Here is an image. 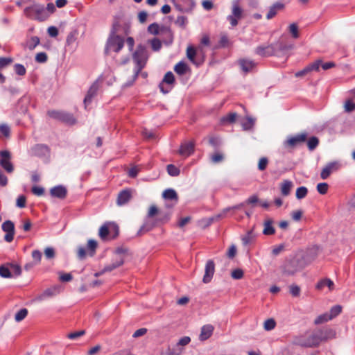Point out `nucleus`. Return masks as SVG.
<instances>
[{
  "label": "nucleus",
  "mask_w": 355,
  "mask_h": 355,
  "mask_svg": "<svg viewBox=\"0 0 355 355\" xmlns=\"http://www.w3.org/2000/svg\"><path fill=\"white\" fill-rule=\"evenodd\" d=\"M334 282L329 277H324L320 279L315 284L317 290H322L325 286H327L330 291L334 289Z\"/></svg>",
  "instance_id": "72a5a7b5"
},
{
  "label": "nucleus",
  "mask_w": 355,
  "mask_h": 355,
  "mask_svg": "<svg viewBox=\"0 0 355 355\" xmlns=\"http://www.w3.org/2000/svg\"><path fill=\"white\" fill-rule=\"evenodd\" d=\"M24 15L33 20L44 21L47 19L44 6L32 1V4L24 9Z\"/></svg>",
  "instance_id": "0eeeda50"
},
{
  "label": "nucleus",
  "mask_w": 355,
  "mask_h": 355,
  "mask_svg": "<svg viewBox=\"0 0 355 355\" xmlns=\"http://www.w3.org/2000/svg\"><path fill=\"white\" fill-rule=\"evenodd\" d=\"M214 327L211 324H205L201 327L199 335V340L205 341L208 340L213 334Z\"/></svg>",
  "instance_id": "c756f323"
},
{
  "label": "nucleus",
  "mask_w": 355,
  "mask_h": 355,
  "mask_svg": "<svg viewBox=\"0 0 355 355\" xmlns=\"http://www.w3.org/2000/svg\"><path fill=\"white\" fill-rule=\"evenodd\" d=\"M341 163L339 161H332L328 162L321 169L320 176L322 180H327L329 176L336 171H338L341 167Z\"/></svg>",
  "instance_id": "f3484780"
},
{
  "label": "nucleus",
  "mask_w": 355,
  "mask_h": 355,
  "mask_svg": "<svg viewBox=\"0 0 355 355\" xmlns=\"http://www.w3.org/2000/svg\"><path fill=\"white\" fill-rule=\"evenodd\" d=\"M329 189V184L325 182H319L316 185V190L320 195H325Z\"/></svg>",
  "instance_id": "052dcab7"
},
{
  "label": "nucleus",
  "mask_w": 355,
  "mask_h": 355,
  "mask_svg": "<svg viewBox=\"0 0 355 355\" xmlns=\"http://www.w3.org/2000/svg\"><path fill=\"white\" fill-rule=\"evenodd\" d=\"M128 50L135 64L134 69L141 72L149 58L148 46H128Z\"/></svg>",
  "instance_id": "f03ea898"
},
{
  "label": "nucleus",
  "mask_w": 355,
  "mask_h": 355,
  "mask_svg": "<svg viewBox=\"0 0 355 355\" xmlns=\"http://www.w3.org/2000/svg\"><path fill=\"white\" fill-rule=\"evenodd\" d=\"M148 31L149 33L153 35L160 34L163 37L165 38L163 41L165 44H168L173 42V33L169 28H164L159 31V25L156 23H153L149 25L148 27Z\"/></svg>",
  "instance_id": "4468645a"
},
{
  "label": "nucleus",
  "mask_w": 355,
  "mask_h": 355,
  "mask_svg": "<svg viewBox=\"0 0 355 355\" xmlns=\"http://www.w3.org/2000/svg\"><path fill=\"white\" fill-rule=\"evenodd\" d=\"M0 133L5 138H9L11 134V130L8 123H3L0 124Z\"/></svg>",
  "instance_id": "4d7b16f0"
},
{
  "label": "nucleus",
  "mask_w": 355,
  "mask_h": 355,
  "mask_svg": "<svg viewBox=\"0 0 355 355\" xmlns=\"http://www.w3.org/2000/svg\"><path fill=\"white\" fill-rule=\"evenodd\" d=\"M11 159L12 154L10 150L7 149L0 150V166L8 173H12L15 169Z\"/></svg>",
  "instance_id": "2eb2a0df"
},
{
  "label": "nucleus",
  "mask_w": 355,
  "mask_h": 355,
  "mask_svg": "<svg viewBox=\"0 0 355 355\" xmlns=\"http://www.w3.org/2000/svg\"><path fill=\"white\" fill-rule=\"evenodd\" d=\"M329 320H331V318H329V316L328 315V312H324L320 315H319L314 320V324L318 325L323 324L324 322H327Z\"/></svg>",
  "instance_id": "3c124183"
},
{
  "label": "nucleus",
  "mask_w": 355,
  "mask_h": 355,
  "mask_svg": "<svg viewBox=\"0 0 355 355\" xmlns=\"http://www.w3.org/2000/svg\"><path fill=\"white\" fill-rule=\"evenodd\" d=\"M32 153L39 158H49L51 148L46 144H37L31 148Z\"/></svg>",
  "instance_id": "412c9836"
},
{
  "label": "nucleus",
  "mask_w": 355,
  "mask_h": 355,
  "mask_svg": "<svg viewBox=\"0 0 355 355\" xmlns=\"http://www.w3.org/2000/svg\"><path fill=\"white\" fill-rule=\"evenodd\" d=\"M309 133L306 132H302L295 135H289L287 136L282 146L285 149L288 151L298 148L305 144L306 139L308 137Z\"/></svg>",
  "instance_id": "1a4fd4ad"
},
{
  "label": "nucleus",
  "mask_w": 355,
  "mask_h": 355,
  "mask_svg": "<svg viewBox=\"0 0 355 355\" xmlns=\"http://www.w3.org/2000/svg\"><path fill=\"white\" fill-rule=\"evenodd\" d=\"M195 46H187L186 54L188 60L193 64L196 65V67H200L204 63L205 60V56L201 51L206 46H198L200 47V51H198L195 49Z\"/></svg>",
  "instance_id": "f8f14e48"
},
{
  "label": "nucleus",
  "mask_w": 355,
  "mask_h": 355,
  "mask_svg": "<svg viewBox=\"0 0 355 355\" xmlns=\"http://www.w3.org/2000/svg\"><path fill=\"white\" fill-rule=\"evenodd\" d=\"M273 220L271 218H268L263 222V230L262 231V234L264 235H273L276 232V230L273 226Z\"/></svg>",
  "instance_id": "f704fd0d"
},
{
  "label": "nucleus",
  "mask_w": 355,
  "mask_h": 355,
  "mask_svg": "<svg viewBox=\"0 0 355 355\" xmlns=\"http://www.w3.org/2000/svg\"><path fill=\"white\" fill-rule=\"evenodd\" d=\"M124 46H105L104 49V55L105 56H111L112 58L114 59L115 56L111 55V52H114L115 53H119Z\"/></svg>",
  "instance_id": "a19ab883"
},
{
  "label": "nucleus",
  "mask_w": 355,
  "mask_h": 355,
  "mask_svg": "<svg viewBox=\"0 0 355 355\" xmlns=\"http://www.w3.org/2000/svg\"><path fill=\"white\" fill-rule=\"evenodd\" d=\"M243 17V9L240 7L238 1H234L232 3V15L227 17V20L231 26L234 27L238 25L239 20Z\"/></svg>",
  "instance_id": "a211bd4d"
},
{
  "label": "nucleus",
  "mask_w": 355,
  "mask_h": 355,
  "mask_svg": "<svg viewBox=\"0 0 355 355\" xmlns=\"http://www.w3.org/2000/svg\"><path fill=\"white\" fill-rule=\"evenodd\" d=\"M221 218V215L220 214H216L215 216H211V217H209V218H203L200 221V224H201V227L202 229H207V227H209L214 221L216 220H218L219 219Z\"/></svg>",
  "instance_id": "58836bf2"
},
{
  "label": "nucleus",
  "mask_w": 355,
  "mask_h": 355,
  "mask_svg": "<svg viewBox=\"0 0 355 355\" xmlns=\"http://www.w3.org/2000/svg\"><path fill=\"white\" fill-rule=\"evenodd\" d=\"M256 123V119L252 116H246L245 121H241V125L243 130L244 131H252L254 128Z\"/></svg>",
  "instance_id": "473e14b6"
},
{
  "label": "nucleus",
  "mask_w": 355,
  "mask_h": 355,
  "mask_svg": "<svg viewBox=\"0 0 355 355\" xmlns=\"http://www.w3.org/2000/svg\"><path fill=\"white\" fill-rule=\"evenodd\" d=\"M166 171L171 177H177L180 174V169L173 164L166 166Z\"/></svg>",
  "instance_id": "09e8293b"
},
{
  "label": "nucleus",
  "mask_w": 355,
  "mask_h": 355,
  "mask_svg": "<svg viewBox=\"0 0 355 355\" xmlns=\"http://www.w3.org/2000/svg\"><path fill=\"white\" fill-rule=\"evenodd\" d=\"M259 202H261V200L259 198L257 194H253L251 195L249 198H248L243 203L244 205L246 204L250 205L252 207H255L259 204Z\"/></svg>",
  "instance_id": "13d9d810"
},
{
  "label": "nucleus",
  "mask_w": 355,
  "mask_h": 355,
  "mask_svg": "<svg viewBox=\"0 0 355 355\" xmlns=\"http://www.w3.org/2000/svg\"><path fill=\"white\" fill-rule=\"evenodd\" d=\"M15 205L19 209L25 208L26 206V197L23 194L19 195L16 199Z\"/></svg>",
  "instance_id": "69168bd1"
},
{
  "label": "nucleus",
  "mask_w": 355,
  "mask_h": 355,
  "mask_svg": "<svg viewBox=\"0 0 355 355\" xmlns=\"http://www.w3.org/2000/svg\"><path fill=\"white\" fill-rule=\"evenodd\" d=\"M140 73V71L134 69V74L121 85V89H125V88L132 86Z\"/></svg>",
  "instance_id": "a18cd8bd"
},
{
  "label": "nucleus",
  "mask_w": 355,
  "mask_h": 355,
  "mask_svg": "<svg viewBox=\"0 0 355 355\" xmlns=\"http://www.w3.org/2000/svg\"><path fill=\"white\" fill-rule=\"evenodd\" d=\"M156 222L155 220H147L146 219L143 225L140 227L136 234V236H141L146 233H148L153 230L155 227H157Z\"/></svg>",
  "instance_id": "cd10ccee"
},
{
  "label": "nucleus",
  "mask_w": 355,
  "mask_h": 355,
  "mask_svg": "<svg viewBox=\"0 0 355 355\" xmlns=\"http://www.w3.org/2000/svg\"><path fill=\"white\" fill-rule=\"evenodd\" d=\"M160 83L166 85H173V87H175V77L173 72L171 71L166 72Z\"/></svg>",
  "instance_id": "ea45409f"
},
{
  "label": "nucleus",
  "mask_w": 355,
  "mask_h": 355,
  "mask_svg": "<svg viewBox=\"0 0 355 355\" xmlns=\"http://www.w3.org/2000/svg\"><path fill=\"white\" fill-rule=\"evenodd\" d=\"M269 163L268 158L267 157H261L258 162L257 168L260 171H263L266 169Z\"/></svg>",
  "instance_id": "680f3d73"
},
{
  "label": "nucleus",
  "mask_w": 355,
  "mask_h": 355,
  "mask_svg": "<svg viewBox=\"0 0 355 355\" xmlns=\"http://www.w3.org/2000/svg\"><path fill=\"white\" fill-rule=\"evenodd\" d=\"M86 334V331L85 329H81L77 331L70 332L67 334V338L75 340H77L80 336H84Z\"/></svg>",
  "instance_id": "0e129e2a"
},
{
  "label": "nucleus",
  "mask_w": 355,
  "mask_h": 355,
  "mask_svg": "<svg viewBox=\"0 0 355 355\" xmlns=\"http://www.w3.org/2000/svg\"><path fill=\"white\" fill-rule=\"evenodd\" d=\"M255 238V235L254 234V229H251L248 230L245 235L241 236L242 244L244 246L248 245L251 241Z\"/></svg>",
  "instance_id": "49530a36"
},
{
  "label": "nucleus",
  "mask_w": 355,
  "mask_h": 355,
  "mask_svg": "<svg viewBox=\"0 0 355 355\" xmlns=\"http://www.w3.org/2000/svg\"><path fill=\"white\" fill-rule=\"evenodd\" d=\"M318 331L320 334L323 342H326L336 337V331L332 328L326 327L324 328L318 329Z\"/></svg>",
  "instance_id": "c85d7f7f"
},
{
  "label": "nucleus",
  "mask_w": 355,
  "mask_h": 355,
  "mask_svg": "<svg viewBox=\"0 0 355 355\" xmlns=\"http://www.w3.org/2000/svg\"><path fill=\"white\" fill-rule=\"evenodd\" d=\"M98 246L96 239H89L85 246L79 245L77 250V257L79 260H84L87 256L94 257Z\"/></svg>",
  "instance_id": "9b49d317"
},
{
  "label": "nucleus",
  "mask_w": 355,
  "mask_h": 355,
  "mask_svg": "<svg viewBox=\"0 0 355 355\" xmlns=\"http://www.w3.org/2000/svg\"><path fill=\"white\" fill-rule=\"evenodd\" d=\"M128 35V27L116 21L112 24L107 44H124L125 42L126 44H134V39Z\"/></svg>",
  "instance_id": "f257e3e1"
},
{
  "label": "nucleus",
  "mask_w": 355,
  "mask_h": 355,
  "mask_svg": "<svg viewBox=\"0 0 355 355\" xmlns=\"http://www.w3.org/2000/svg\"><path fill=\"white\" fill-rule=\"evenodd\" d=\"M344 111L346 113H352L355 111V102L351 99H347L344 103Z\"/></svg>",
  "instance_id": "6e6d98bb"
},
{
  "label": "nucleus",
  "mask_w": 355,
  "mask_h": 355,
  "mask_svg": "<svg viewBox=\"0 0 355 355\" xmlns=\"http://www.w3.org/2000/svg\"><path fill=\"white\" fill-rule=\"evenodd\" d=\"M209 144L215 149L218 148L223 145V140L220 137H211L209 139Z\"/></svg>",
  "instance_id": "603ef678"
},
{
  "label": "nucleus",
  "mask_w": 355,
  "mask_h": 355,
  "mask_svg": "<svg viewBox=\"0 0 355 355\" xmlns=\"http://www.w3.org/2000/svg\"><path fill=\"white\" fill-rule=\"evenodd\" d=\"M275 327L276 321L272 318L266 319L263 322V329L267 331L274 329Z\"/></svg>",
  "instance_id": "5fc2aeb1"
},
{
  "label": "nucleus",
  "mask_w": 355,
  "mask_h": 355,
  "mask_svg": "<svg viewBox=\"0 0 355 355\" xmlns=\"http://www.w3.org/2000/svg\"><path fill=\"white\" fill-rule=\"evenodd\" d=\"M31 192L36 196H42L45 193V189L41 185L34 184L31 188Z\"/></svg>",
  "instance_id": "e2e57ef3"
},
{
  "label": "nucleus",
  "mask_w": 355,
  "mask_h": 355,
  "mask_svg": "<svg viewBox=\"0 0 355 355\" xmlns=\"http://www.w3.org/2000/svg\"><path fill=\"white\" fill-rule=\"evenodd\" d=\"M49 194L52 198L64 200L68 194V189L64 184H57L49 189Z\"/></svg>",
  "instance_id": "4be33fe9"
},
{
  "label": "nucleus",
  "mask_w": 355,
  "mask_h": 355,
  "mask_svg": "<svg viewBox=\"0 0 355 355\" xmlns=\"http://www.w3.org/2000/svg\"><path fill=\"white\" fill-rule=\"evenodd\" d=\"M294 46H258L254 53L261 57L275 56L288 58V51L293 49Z\"/></svg>",
  "instance_id": "7ed1b4c3"
},
{
  "label": "nucleus",
  "mask_w": 355,
  "mask_h": 355,
  "mask_svg": "<svg viewBox=\"0 0 355 355\" xmlns=\"http://www.w3.org/2000/svg\"><path fill=\"white\" fill-rule=\"evenodd\" d=\"M59 280L62 283L70 282L73 279V275L71 272H65L64 271H59Z\"/></svg>",
  "instance_id": "864d4df0"
},
{
  "label": "nucleus",
  "mask_w": 355,
  "mask_h": 355,
  "mask_svg": "<svg viewBox=\"0 0 355 355\" xmlns=\"http://www.w3.org/2000/svg\"><path fill=\"white\" fill-rule=\"evenodd\" d=\"M47 115L50 118L69 126H72L77 123V119L73 116V114L64 110H48Z\"/></svg>",
  "instance_id": "6e6552de"
},
{
  "label": "nucleus",
  "mask_w": 355,
  "mask_h": 355,
  "mask_svg": "<svg viewBox=\"0 0 355 355\" xmlns=\"http://www.w3.org/2000/svg\"><path fill=\"white\" fill-rule=\"evenodd\" d=\"M61 291L60 285H53V286L45 289L42 293L35 297V301L42 302L48 298H51L58 295Z\"/></svg>",
  "instance_id": "aec40b11"
},
{
  "label": "nucleus",
  "mask_w": 355,
  "mask_h": 355,
  "mask_svg": "<svg viewBox=\"0 0 355 355\" xmlns=\"http://www.w3.org/2000/svg\"><path fill=\"white\" fill-rule=\"evenodd\" d=\"M194 151L195 144L194 142L189 141L181 144L178 153L182 156L189 157L194 153Z\"/></svg>",
  "instance_id": "a878e982"
},
{
  "label": "nucleus",
  "mask_w": 355,
  "mask_h": 355,
  "mask_svg": "<svg viewBox=\"0 0 355 355\" xmlns=\"http://www.w3.org/2000/svg\"><path fill=\"white\" fill-rule=\"evenodd\" d=\"M342 311L343 306L341 305L335 304L332 306L329 310V312H328L329 318H331V320L334 319L342 313Z\"/></svg>",
  "instance_id": "79ce46f5"
},
{
  "label": "nucleus",
  "mask_w": 355,
  "mask_h": 355,
  "mask_svg": "<svg viewBox=\"0 0 355 355\" xmlns=\"http://www.w3.org/2000/svg\"><path fill=\"white\" fill-rule=\"evenodd\" d=\"M231 277L235 280H240L244 276L243 270L240 268H234L231 272Z\"/></svg>",
  "instance_id": "bf43d9fd"
},
{
  "label": "nucleus",
  "mask_w": 355,
  "mask_h": 355,
  "mask_svg": "<svg viewBox=\"0 0 355 355\" xmlns=\"http://www.w3.org/2000/svg\"><path fill=\"white\" fill-rule=\"evenodd\" d=\"M215 272V262L213 259H208L205 266V273L202 277L204 284H209L213 279Z\"/></svg>",
  "instance_id": "5701e85b"
},
{
  "label": "nucleus",
  "mask_w": 355,
  "mask_h": 355,
  "mask_svg": "<svg viewBox=\"0 0 355 355\" xmlns=\"http://www.w3.org/2000/svg\"><path fill=\"white\" fill-rule=\"evenodd\" d=\"M238 118V114L236 112H230L220 119V123L223 125L232 124L234 123Z\"/></svg>",
  "instance_id": "4c0bfd02"
},
{
  "label": "nucleus",
  "mask_w": 355,
  "mask_h": 355,
  "mask_svg": "<svg viewBox=\"0 0 355 355\" xmlns=\"http://www.w3.org/2000/svg\"><path fill=\"white\" fill-rule=\"evenodd\" d=\"M132 198V189L130 188H125L120 191V192L118 194L117 199H116V205L118 206H123L127 202H129V200Z\"/></svg>",
  "instance_id": "393cba45"
},
{
  "label": "nucleus",
  "mask_w": 355,
  "mask_h": 355,
  "mask_svg": "<svg viewBox=\"0 0 355 355\" xmlns=\"http://www.w3.org/2000/svg\"><path fill=\"white\" fill-rule=\"evenodd\" d=\"M237 64L241 72L245 75L252 72L257 65V63L254 60L246 58H239L237 60Z\"/></svg>",
  "instance_id": "6ab92c4d"
},
{
  "label": "nucleus",
  "mask_w": 355,
  "mask_h": 355,
  "mask_svg": "<svg viewBox=\"0 0 355 355\" xmlns=\"http://www.w3.org/2000/svg\"><path fill=\"white\" fill-rule=\"evenodd\" d=\"M322 250V246L319 244H313L306 248L305 250L297 252L300 258L306 265L311 264L318 256L320 251Z\"/></svg>",
  "instance_id": "9d476101"
},
{
  "label": "nucleus",
  "mask_w": 355,
  "mask_h": 355,
  "mask_svg": "<svg viewBox=\"0 0 355 355\" xmlns=\"http://www.w3.org/2000/svg\"><path fill=\"white\" fill-rule=\"evenodd\" d=\"M309 190L305 186H300L296 189L295 197L297 200L304 198L308 194Z\"/></svg>",
  "instance_id": "8fccbe9b"
},
{
  "label": "nucleus",
  "mask_w": 355,
  "mask_h": 355,
  "mask_svg": "<svg viewBox=\"0 0 355 355\" xmlns=\"http://www.w3.org/2000/svg\"><path fill=\"white\" fill-rule=\"evenodd\" d=\"M1 230L6 234L3 239L7 243H11L14 240L15 234V223L11 220H6L1 224Z\"/></svg>",
  "instance_id": "dca6fc26"
},
{
  "label": "nucleus",
  "mask_w": 355,
  "mask_h": 355,
  "mask_svg": "<svg viewBox=\"0 0 355 355\" xmlns=\"http://www.w3.org/2000/svg\"><path fill=\"white\" fill-rule=\"evenodd\" d=\"M306 266L297 252L292 257L286 259L282 267L283 275L293 276Z\"/></svg>",
  "instance_id": "20e7f679"
},
{
  "label": "nucleus",
  "mask_w": 355,
  "mask_h": 355,
  "mask_svg": "<svg viewBox=\"0 0 355 355\" xmlns=\"http://www.w3.org/2000/svg\"><path fill=\"white\" fill-rule=\"evenodd\" d=\"M294 184L293 182L290 180H284L280 185L279 189L281 194L283 196H288L290 195Z\"/></svg>",
  "instance_id": "2f4dec72"
},
{
  "label": "nucleus",
  "mask_w": 355,
  "mask_h": 355,
  "mask_svg": "<svg viewBox=\"0 0 355 355\" xmlns=\"http://www.w3.org/2000/svg\"><path fill=\"white\" fill-rule=\"evenodd\" d=\"M173 70L177 75L183 76L191 72V67L186 61L182 60L174 65Z\"/></svg>",
  "instance_id": "bb28decb"
},
{
  "label": "nucleus",
  "mask_w": 355,
  "mask_h": 355,
  "mask_svg": "<svg viewBox=\"0 0 355 355\" xmlns=\"http://www.w3.org/2000/svg\"><path fill=\"white\" fill-rule=\"evenodd\" d=\"M162 197L165 200L175 201V203L178 201V194L173 188L164 189L162 193Z\"/></svg>",
  "instance_id": "7c9ffc66"
},
{
  "label": "nucleus",
  "mask_w": 355,
  "mask_h": 355,
  "mask_svg": "<svg viewBox=\"0 0 355 355\" xmlns=\"http://www.w3.org/2000/svg\"><path fill=\"white\" fill-rule=\"evenodd\" d=\"M22 273V268L15 261H7L0 266V277L3 279H15Z\"/></svg>",
  "instance_id": "423d86ee"
},
{
  "label": "nucleus",
  "mask_w": 355,
  "mask_h": 355,
  "mask_svg": "<svg viewBox=\"0 0 355 355\" xmlns=\"http://www.w3.org/2000/svg\"><path fill=\"white\" fill-rule=\"evenodd\" d=\"M119 226L114 221H107L98 230V236L103 241L116 239L119 235Z\"/></svg>",
  "instance_id": "39448f33"
},
{
  "label": "nucleus",
  "mask_w": 355,
  "mask_h": 355,
  "mask_svg": "<svg viewBox=\"0 0 355 355\" xmlns=\"http://www.w3.org/2000/svg\"><path fill=\"white\" fill-rule=\"evenodd\" d=\"M171 218V214L169 212L160 213L159 216L155 218L154 220L156 222L157 225H163L169 221Z\"/></svg>",
  "instance_id": "c03bdc74"
},
{
  "label": "nucleus",
  "mask_w": 355,
  "mask_h": 355,
  "mask_svg": "<svg viewBox=\"0 0 355 355\" xmlns=\"http://www.w3.org/2000/svg\"><path fill=\"white\" fill-rule=\"evenodd\" d=\"M305 144L309 151H313L320 144L319 138L317 136L311 135L305 139Z\"/></svg>",
  "instance_id": "c9c22d12"
},
{
  "label": "nucleus",
  "mask_w": 355,
  "mask_h": 355,
  "mask_svg": "<svg viewBox=\"0 0 355 355\" xmlns=\"http://www.w3.org/2000/svg\"><path fill=\"white\" fill-rule=\"evenodd\" d=\"M237 254V247L235 244H232L227 250L226 256L230 259H233Z\"/></svg>",
  "instance_id": "338daca9"
},
{
  "label": "nucleus",
  "mask_w": 355,
  "mask_h": 355,
  "mask_svg": "<svg viewBox=\"0 0 355 355\" xmlns=\"http://www.w3.org/2000/svg\"><path fill=\"white\" fill-rule=\"evenodd\" d=\"M322 338L320 336L318 329L315 330L304 341H295V345L302 347H317L322 343Z\"/></svg>",
  "instance_id": "ddd939ff"
},
{
  "label": "nucleus",
  "mask_w": 355,
  "mask_h": 355,
  "mask_svg": "<svg viewBox=\"0 0 355 355\" xmlns=\"http://www.w3.org/2000/svg\"><path fill=\"white\" fill-rule=\"evenodd\" d=\"M284 8V5L280 2H276L272 6L270 7L269 11L266 15L268 19L273 18L278 11L282 10Z\"/></svg>",
  "instance_id": "e433bc0d"
},
{
  "label": "nucleus",
  "mask_w": 355,
  "mask_h": 355,
  "mask_svg": "<svg viewBox=\"0 0 355 355\" xmlns=\"http://www.w3.org/2000/svg\"><path fill=\"white\" fill-rule=\"evenodd\" d=\"M14 71L18 76H24L26 73V69L24 64L16 63L14 64Z\"/></svg>",
  "instance_id": "774afa93"
},
{
  "label": "nucleus",
  "mask_w": 355,
  "mask_h": 355,
  "mask_svg": "<svg viewBox=\"0 0 355 355\" xmlns=\"http://www.w3.org/2000/svg\"><path fill=\"white\" fill-rule=\"evenodd\" d=\"M100 78H98L97 80H96L92 85L89 87L88 91L87 92V94H85L84 99H83V103L85 105V107H86L87 105L92 103L93 98L96 96L97 92L98 90V80Z\"/></svg>",
  "instance_id": "b1692460"
},
{
  "label": "nucleus",
  "mask_w": 355,
  "mask_h": 355,
  "mask_svg": "<svg viewBox=\"0 0 355 355\" xmlns=\"http://www.w3.org/2000/svg\"><path fill=\"white\" fill-rule=\"evenodd\" d=\"M28 311L26 308H21L15 314V320L17 322H20L26 318L28 315Z\"/></svg>",
  "instance_id": "de8ad7c7"
},
{
  "label": "nucleus",
  "mask_w": 355,
  "mask_h": 355,
  "mask_svg": "<svg viewBox=\"0 0 355 355\" xmlns=\"http://www.w3.org/2000/svg\"><path fill=\"white\" fill-rule=\"evenodd\" d=\"M225 159V156L223 153L215 150L213 154L210 155V161L214 164H217L222 162Z\"/></svg>",
  "instance_id": "37998d69"
}]
</instances>
